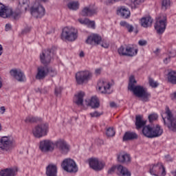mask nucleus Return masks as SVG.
<instances>
[{"instance_id":"15","label":"nucleus","mask_w":176,"mask_h":176,"mask_svg":"<svg viewBox=\"0 0 176 176\" xmlns=\"http://www.w3.org/2000/svg\"><path fill=\"white\" fill-rule=\"evenodd\" d=\"M47 75H49V67H47V65H41L37 68L36 79L42 80V79H45Z\"/></svg>"},{"instance_id":"3","label":"nucleus","mask_w":176,"mask_h":176,"mask_svg":"<svg viewBox=\"0 0 176 176\" xmlns=\"http://www.w3.org/2000/svg\"><path fill=\"white\" fill-rule=\"evenodd\" d=\"M142 134L147 138H157V137H160L163 134V129L159 124H156L153 127L147 125L143 127Z\"/></svg>"},{"instance_id":"43","label":"nucleus","mask_w":176,"mask_h":176,"mask_svg":"<svg viewBox=\"0 0 176 176\" xmlns=\"http://www.w3.org/2000/svg\"><path fill=\"white\" fill-rule=\"evenodd\" d=\"M91 118H99V116H101L102 115V113H99L98 111H94L93 113H89Z\"/></svg>"},{"instance_id":"56","label":"nucleus","mask_w":176,"mask_h":176,"mask_svg":"<svg viewBox=\"0 0 176 176\" xmlns=\"http://www.w3.org/2000/svg\"><path fill=\"white\" fill-rule=\"evenodd\" d=\"M170 97H171L172 100H176V92L170 95Z\"/></svg>"},{"instance_id":"25","label":"nucleus","mask_w":176,"mask_h":176,"mask_svg":"<svg viewBox=\"0 0 176 176\" xmlns=\"http://www.w3.org/2000/svg\"><path fill=\"white\" fill-rule=\"evenodd\" d=\"M123 141H133L134 140H138V134L134 131H126L124 134Z\"/></svg>"},{"instance_id":"59","label":"nucleus","mask_w":176,"mask_h":176,"mask_svg":"<svg viewBox=\"0 0 176 176\" xmlns=\"http://www.w3.org/2000/svg\"><path fill=\"white\" fill-rule=\"evenodd\" d=\"M159 52H160V50H159V48H157L156 50L154 51L155 54H157V53H159Z\"/></svg>"},{"instance_id":"32","label":"nucleus","mask_w":176,"mask_h":176,"mask_svg":"<svg viewBox=\"0 0 176 176\" xmlns=\"http://www.w3.org/2000/svg\"><path fill=\"white\" fill-rule=\"evenodd\" d=\"M168 81L172 85H176V71H170L168 72Z\"/></svg>"},{"instance_id":"22","label":"nucleus","mask_w":176,"mask_h":176,"mask_svg":"<svg viewBox=\"0 0 176 176\" xmlns=\"http://www.w3.org/2000/svg\"><path fill=\"white\" fill-rule=\"evenodd\" d=\"M116 175L119 176H131L129 169L122 165H116Z\"/></svg>"},{"instance_id":"60","label":"nucleus","mask_w":176,"mask_h":176,"mask_svg":"<svg viewBox=\"0 0 176 176\" xmlns=\"http://www.w3.org/2000/svg\"><path fill=\"white\" fill-rule=\"evenodd\" d=\"M2 88V78L0 77V89Z\"/></svg>"},{"instance_id":"61","label":"nucleus","mask_w":176,"mask_h":176,"mask_svg":"<svg viewBox=\"0 0 176 176\" xmlns=\"http://www.w3.org/2000/svg\"><path fill=\"white\" fill-rule=\"evenodd\" d=\"M41 1H43V2L47 1V0H41Z\"/></svg>"},{"instance_id":"29","label":"nucleus","mask_w":176,"mask_h":176,"mask_svg":"<svg viewBox=\"0 0 176 176\" xmlns=\"http://www.w3.org/2000/svg\"><path fill=\"white\" fill-rule=\"evenodd\" d=\"M88 105L91 107L93 109H96L97 108H100V100L97 96H92Z\"/></svg>"},{"instance_id":"17","label":"nucleus","mask_w":176,"mask_h":176,"mask_svg":"<svg viewBox=\"0 0 176 176\" xmlns=\"http://www.w3.org/2000/svg\"><path fill=\"white\" fill-rule=\"evenodd\" d=\"M89 166L95 171H101L104 168V164L102 162L98 161L97 158H91L89 160Z\"/></svg>"},{"instance_id":"8","label":"nucleus","mask_w":176,"mask_h":176,"mask_svg":"<svg viewBox=\"0 0 176 176\" xmlns=\"http://www.w3.org/2000/svg\"><path fill=\"white\" fill-rule=\"evenodd\" d=\"M97 89L102 94H111V82L106 79H100L98 81Z\"/></svg>"},{"instance_id":"38","label":"nucleus","mask_w":176,"mask_h":176,"mask_svg":"<svg viewBox=\"0 0 176 176\" xmlns=\"http://www.w3.org/2000/svg\"><path fill=\"white\" fill-rule=\"evenodd\" d=\"M148 121L150 122V123H153V122H155L156 120H157V119H159V115H157V113H153L150 115H148Z\"/></svg>"},{"instance_id":"42","label":"nucleus","mask_w":176,"mask_h":176,"mask_svg":"<svg viewBox=\"0 0 176 176\" xmlns=\"http://www.w3.org/2000/svg\"><path fill=\"white\" fill-rule=\"evenodd\" d=\"M48 74H50L51 76H56L57 72L52 67H48Z\"/></svg>"},{"instance_id":"55","label":"nucleus","mask_w":176,"mask_h":176,"mask_svg":"<svg viewBox=\"0 0 176 176\" xmlns=\"http://www.w3.org/2000/svg\"><path fill=\"white\" fill-rule=\"evenodd\" d=\"M95 73L96 74V75H100V74H101V69H96L95 70Z\"/></svg>"},{"instance_id":"7","label":"nucleus","mask_w":176,"mask_h":176,"mask_svg":"<svg viewBox=\"0 0 176 176\" xmlns=\"http://www.w3.org/2000/svg\"><path fill=\"white\" fill-rule=\"evenodd\" d=\"M49 133V124H41L35 126L33 129V135L36 138H42L45 135H47Z\"/></svg>"},{"instance_id":"1","label":"nucleus","mask_w":176,"mask_h":176,"mask_svg":"<svg viewBox=\"0 0 176 176\" xmlns=\"http://www.w3.org/2000/svg\"><path fill=\"white\" fill-rule=\"evenodd\" d=\"M135 83H137V80H135V78L134 76H131L129 77V82L128 85V89L131 91H133V94L138 97V98H141L143 102H149V98H151V93L148 91L144 87L141 85L135 86Z\"/></svg>"},{"instance_id":"33","label":"nucleus","mask_w":176,"mask_h":176,"mask_svg":"<svg viewBox=\"0 0 176 176\" xmlns=\"http://www.w3.org/2000/svg\"><path fill=\"white\" fill-rule=\"evenodd\" d=\"M120 25L124 28H126L128 32H133L134 31V26H133V25H130V23H127L126 21H120Z\"/></svg>"},{"instance_id":"52","label":"nucleus","mask_w":176,"mask_h":176,"mask_svg":"<svg viewBox=\"0 0 176 176\" xmlns=\"http://www.w3.org/2000/svg\"><path fill=\"white\" fill-rule=\"evenodd\" d=\"M101 46L102 47H104V49H108V47H109V44L107 43H102Z\"/></svg>"},{"instance_id":"47","label":"nucleus","mask_w":176,"mask_h":176,"mask_svg":"<svg viewBox=\"0 0 176 176\" xmlns=\"http://www.w3.org/2000/svg\"><path fill=\"white\" fill-rule=\"evenodd\" d=\"M113 173H116V166H112L108 170V174H113Z\"/></svg>"},{"instance_id":"9","label":"nucleus","mask_w":176,"mask_h":176,"mask_svg":"<svg viewBox=\"0 0 176 176\" xmlns=\"http://www.w3.org/2000/svg\"><path fill=\"white\" fill-rule=\"evenodd\" d=\"M118 54L120 56H126L127 57H134V56H137L138 53V50L135 48L134 47H124L122 45L118 50Z\"/></svg>"},{"instance_id":"35","label":"nucleus","mask_w":176,"mask_h":176,"mask_svg":"<svg viewBox=\"0 0 176 176\" xmlns=\"http://www.w3.org/2000/svg\"><path fill=\"white\" fill-rule=\"evenodd\" d=\"M171 6V1L170 0H161V9L166 12L167 9Z\"/></svg>"},{"instance_id":"11","label":"nucleus","mask_w":176,"mask_h":176,"mask_svg":"<svg viewBox=\"0 0 176 176\" xmlns=\"http://www.w3.org/2000/svg\"><path fill=\"white\" fill-rule=\"evenodd\" d=\"M91 78V73L89 71H80L76 74V80L78 85H83L89 82Z\"/></svg>"},{"instance_id":"13","label":"nucleus","mask_w":176,"mask_h":176,"mask_svg":"<svg viewBox=\"0 0 176 176\" xmlns=\"http://www.w3.org/2000/svg\"><path fill=\"white\" fill-rule=\"evenodd\" d=\"M54 148L58 149L63 155H67L69 152V146L64 140L59 139L54 142Z\"/></svg>"},{"instance_id":"10","label":"nucleus","mask_w":176,"mask_h":176,"mask_svg":"<svg viewBox=\"0 0 176 176\" xmlns=\"http://www.w3.org/2000/svg\"><path fill=\"white\" fill-rule=\"evenodd\" d=\"M62 167L67 173H78V166L75 161L71 159H65L62 162Z\"/></svg>"},{"instance_id":"53","label":"nucleus","mask_w":176,"mask_h":176,"mask_svg":"<svg viewBox=\"0 0 176 176\" xmlns=\"http://www.w3.org/2000/svg\"><path fill=\"white\" fill-rule=\"evenodd\" d=\"M5 111H6V109H5V107H1L0 108V113H1L2 115L5 113Z\"/></svg>"},{"instance_id":"26","label":"nucleus","mask_w":176,"mask_h":176,"mask_svg":"<svg viewBox=\"0 0 176 176\" xmlns=\"http://www.w3.org/2000/svg\"><path fill=\"white\" fill-rule=\"evenodd\" d=\"M118 162L119 163H122V164H127L128 163H130L131 162V157L127 153H120L118 155Z\"/></svg>"},{"instance_id":"16","label":"nucleus","mask_w":176,"mask_h":176,"mask_svg":"<svg viewBox=\"0 0 176 176\" xmlns=\"http://www.w3.org/2000/svg\"><path fill=\"white\" fill-rule=\"evenodd\" d=\"M31 14L36 19H42L45 16V8L41 5L38 7H32L31 8Z\"/></svg>"},{"instance_id":"24","label":"nucleus","mask_w":176,"mask_h":176,"mask_svg":"<svg viewBox=\"0 0 176 176\" xmlns=\"http://www.w3.org/2000/svg\"><path fill=\"white\" fill-rule=\"evenodd\" d=\"M45 175L47 176H57V166L56 164H50L46 167Z\"/></svg>"},{"instance_id":"57","label":"nucleus","mask_w":176,"mask_h":176,"mask_svg":"<svg viewBox=\"0 0 176 176\" xmlns=\"http://www.w3.org/2000/svg\"><path fill=\"white\" fill-rule=\"evenodd\" d=\"M80 57H85V52L83 51H81L79 54Z\"/></svg>"},{"instance_id":"49","label":"nucleus","mask_w":176,"mask_h":176,"mask_svg":"<svg viewBox=\"0 0 176 176\" xmlns=\"http://www.w3.org/2000/svg\"><path fill=\"white\" fill-rule=\"evenodd\" d=\"M12 30V25L10 23H7L6 25V31H10Z\"/></svg>"},{"instance_id":"12","label":"nucleus","mask_w":176,"mask_h":176,"mask_svg":"<svg viewBox=\"0 0 176 176\" xmlns=\"http://www.w3.org/2000/svg\"><path fill=\"white\" fill-rule=\"evenodd\" d=\"M167 27V16H163L162 18H160L155 24V28L157 33L162 35L165 31Z\"/></svg>"},{"instance_id":"54","label":"nucleus","mask_w":176,"mask_h":176,"mask_svg":"<svg viewBox=\"0 0 176 176\" xmlns=\"http://www.w3.org/2000/svg\"><path fill=\"white\" fill-rule=\"evenodd\" d=\"M110 107H111V108H116V103H115L114 102H110Z\"/></svg>"},{"instance_id":"19","label":"nucleus","mask_w":176,"mask_h":176,"mask_svg":"<svg viewBox=\"0 0 176 176\" xmlns=\"http://www.w3.org/2000/svg\"><path fill=\"white\" fill-rule=\"evenodd\" d=\"M101 41L102 38L98 34H91V36H88L87 39L86 40V43L88 45H100L101 43Z\"/></svg>"},{"instance_id":"50","label":"nucleus","mask_w":176,"mask_h":176,"mask_svg":"<svg viewBox=\"0 0 176 176\" xmlns=\"http://www.w3.org/2000/svg\"><path fill=\"white\" fill-rule=\"evenodd\" d=\"M60 93H61V89L58 87H56L55 88V95L58 96V94H60Z\"/></svg>"},{"instance_id":"28","label":"nucleus","mask_w":176,"mask_h":176,"mask_svg":"<svg viewBox=\"0 0 176 176\" xmlns=\"http://www.w3.org/2000/svg\"><path fill=\"white\" fill-rule=\"evenodd\" d=\"M152 23H153V19L151 16H144L140 19V24L144 28H149L152 27Z\"/></svg>"},{"instance_id":"14","label":"nucleus","mask_w":176,"mask_h":176,"mask_svg":"<svg viewBox=\"0 0 176 176\" xmlns=\"http://www.w3.org/2000/svg\"><path fill=\"white\" fill-rule=\"evenodd\" d=\"M41 152H52L54 151V143L49 140H45L40 142L39 146Z\"/></svg>"},{"instance_id":"41","label":"nucleus","mask_w":176,"mask_h":176,"mask_svg":"<svg viewBox=\"0 0 176 176\" xmlns=\"http://www.w3.org/2000/svg\"><path fill=\"white\" fill-rule=\"evenodd\" d=\"M116 1H118L119 0H114ZM131 2L135 5V6H138V5H141L142 3H144L145 0H131Z\"/></svg>"},{"instance_id":"36","label":"nucleus","mask_w":176,"mask_h":176,"mask_svg":"<svg viewBox=\"0 0 176 176\" xmlns=\"http://www.w3.org/2000/svg\"><path fill=\"white\" fill-rule=\"evenodd\" d=\"M67 7L70 10H78L79 9V2L71 1L67 4Z\"/></svg>"},{"instance_id":"20","label":"nucleus","mask_w":176,"mask_h":176,"mask_svg":"<svg viewBox=\"0 0 176 176\" xmlns=\"http://www.w3.org/2000/svg\"><path fill=\"white\" fill-rule=\"evenodd\" d=\"M18 171L17 167H15V168H7L0 170V176H16Z\"/></svg>"},{"instance_id":"40","label":"nucleus","mask_w":176,"mask_h":176,"mask_svg":"<svg viewBox=\"0 0 176 176\" xmlns=\"http://www.w3.org/2000/svg\"><path fill=\"white\" fill-rule=\"evenodd\" d=\"M148 83L151 87L156 88L157 87V86H159V83L155 81V80H153V78H149Z\"/></svg>"},{"instance_id":"23","label":"nucleus","mask_w":176,"mask_h":176,"mask_svg":"<svg viewBox=\"0 0 176 176\" xmlns=\"http://www.w3.org/2000/svg\"><path fill=\"white\" fill-rule=\"evenodd\" d=\"M97 13V8L89 6L85 7L82 9L81 12L82 16H93V14H96Z\"/></svg>"},{"instance_id":"2","label":"nucleus","mask_w":176,"mask_h":176,"mask_svg":"<svg viewBox=\"0 0 176 176\" xmlns=\"http://www.w3.org/2000/svg\"><path fill=\"white\" fill-rule=\"evenodd\" d=\"M21 8H16L14 12L12 9H8L5 5L0 3V17L3 19H8V17H12L14 20H19L21 17Z\"/></svg>"},{"instance_id":"46","label":"nucleus","mask_w":176,"mask_h":176,"mask_svg":"<svg viewBox=\"0 0 176 176\" xmlns=\"http://www.w3.org/2000/svg\"><path fill=\"white\" fill-rule=\"evenodd\" d=\"M171 61V56L168 55L166 58L163 60L164 64H168Z\"/></svg>"},{"instance_id":"51","label":"nucleus","mask_w":176,"mask_h":176,"mask_svg":"<svg viewBox=\"0 0 176 176\" xmlns=\"http://www.w3.org/2000/svg\"><path fill=\"white\" fill-rule=\"evenodd\" d=\"M165 159L166 162H173V158H171V156H170V155H165Z\"/></svg>"},{"instance_id":"4","label":"nucleus","mask_w":176,"mask_h":176,"mask_svg":"<svg viewBox=\"0 0 176 176\" xmlns=\"http://www.w3.org/2000/svg\"><path fill=\"white\" fill-rule=\"evenodd\" d=\"M61 39L63 41H68L74 42L78 39V30L74 28L66 27L63 29L61 34Z\"/></svg>"},{"instance_id":"21","label":"nucleus","mask_w":176,"mask_h":176,"mask_svg":"<svg viewBox=\"0 0 176 176\" xmlns=\"http://www.w3.org/2000/svg\"><path fill=\"white\" fill-rule=\"evenodd\" d=\"M10 146H12V142L8 137H3L0 140V148L3 151H8Z\"/></svg>"},{"instance_id":"45","label":"nucleus","mask_w":176,"mask_h":176,"mask_svg":"<svg viewBox=\"0 0 176 176\" xmlns=\"http://www.w3.org/2000/svg\"><path fill=\"white\" fill-rule=\"evenodd\" d=\"M78 21L80 24H83L84 25H87V21H89V19H78Z\"/></svg>"},{"instance_id":"58","label":"nucleus","mask_w":176,"mask_h":176,"mask_svg":"<svg viewBox=\"0 0 176 176\" xmlns=\"http://www.w3.org/2000/svg\"><path fill=\"white\" fill-rule=\"evenodd\" d=\"M3 50V47L1 45H0V56H2V51Z\"/></svg>"},{"instance_id":"31","label":"nucleus","mask_w":176,"mask_h":176,"mask_svg":"<svg viewBox=\"0 0 176 176\" xmlns=\"http://www.w3.org/2000/svg\"><path fill=\"white\" fill-rule=\"evenodd\" d=\"M83 97H85V92L80 91L75 95L74 102L76 105H83Z\"/></svg>"},{"instance_id":"6","label":"nucleus","mask_w":176,"mask_h":176,"mask_svg":"<svg viewBox=\"0 0 176 176\" xmlns=\"http://www.w3.org/2000/svg\"><path fill=\"white\" fill-rule=\"evenodd\" d=\"M54 55V50L53 48H47L42 51L40 54V61L43 65H49L52 63V58Z\"/></svg>"},{"instance_id":"34","label":"nucleus","mask_w":176,"mask_h":176,"mask_svg":"<svg viewBox=\"0 0 176 176\" xmlns=\"http://www.w3.org/2000/svg\"><path fill=\"white\" fill-rule=\"evenodd\" d=\"M19 9L27 10L30 6V0H19Z\"/></svg>"},{"instance_id":"18","label":"nucleus","mask_w":176,"mask_h":176,"mask_svg":"<svg viewBox=\"0 0 176 176\" xmlns=\"http://www.w3.org/2000/svg\"><path fill=\"white\" fill-rule=\"evenodd\" d=\"M11 76H13L18 82H25V75L21 70L16 69H12L10 72Z\"/></svg>"},{"instance_id":"37","label":"nucleus","mask_w":176,"mask_h":176,"mask_svg":"<svg viewBox=\"0 0 176 176\" xmlns=\"http://www.w3.org/2000/svg\"><path fill=\"white\" fill-rule=\"evenodd\" d=\"M38 120L39 119L37 117L29 116L25 118V123H36V122H38Z\"/></svg>"},{"instance_id":"30","label":"nucleus","mask_w":176,"mask_h":176,"mask_svg":"<svg viewBox=\"0 0 176 176\" xmlns=\"http://www.w3.org/2000/svg\"><path fill=\"white\" fill-rule=\"evenodd\" d=\"M145 124H146V121L142 120V117H141V116H136L135 126L137 130H140V129L145 127Z\"/></svg>"},{"instance_id":"44","label":"nucleus","mask_w":176,"mask_h":176,"mask_svg":"<svg viewBox=\"0 0 176 176\" xmlns=\"http://www.w3.org/2000/svg\"><path fill=\"white\" fill-rule=\"evenodd\" d=\"M87 27H89V28H95L96 27V23H94V21H89L88 19V21L87 23Z\"/></svg>"},{"instance_id":"39","label":"nucleus","mask_w":176,"mask_h":176,"mask_svg":"<svg viewBox=\"0 0 176 176\" xmlns=\"http://www.w3.org/2000/svg\"><path fill=\"white\" fill-rule=\"evenodd\" d=\"M116 133V132L113 127H109L106 131V135H107V137H114Z\"/></svg>"},{"instance_id":"5","label":"nucleus","mask_w":176,"mask_h":176,"mask_svg":"<svg viewBox=\"0 0 176 176\" xmlns=\"http://www.w3.org/2000/svg\"><path fill=\"white\" fill-rule=\"evenodd\" d=\"M148 171L151 175L166 176V168L162 162L149 165Z\"/></svg>"},{"instance_id":"48","label":"nucleus","mask_w":176,"mask_h":176,"mask_svg":"<svg viewBox=\"0 0 176 176\" xmlns=\"http://www.w3.org/2000/svg\"><path fill=\"white\" fill-rule=\"evenodd\" d=\"M146 43L147 42L145 40H140L138 42L140 46H146Z\"/></svg>"},{"instance_id":"27","label":"nucleus","mask_w":176,"mask_h":176,"mask_svg":"<svg viewBox=\"0 0 176 176\" xmlns=\"http://www.w3.org/2000/svg\"><path fill=\"white\" fill-rule=\"evenodd\" d=\"M118 14H119L122 19H129L130 17V10L129 8L124 6H120L118 8Z\"/></svg>"}]
</instances>
